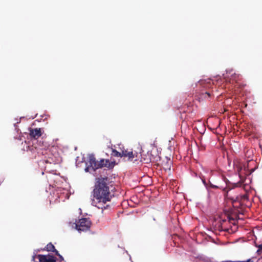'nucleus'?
Instances as JSON below:
<instances>
[{
	"label": "nucleus",
	"instance_id": "nucleus-1",
	"mask_svg": "<svg viewBox=\"0 0 262 262\" xmlns=\"http://www.w3.org/2000/svg\"><path fill=\"white\" fill-rule=\"evenodd\" d=\"M109 182L110 179L107 177L98 178L92 193L91 204L102 211L110 207L105 204L112 198L108 186Z\"/></svg>",
	"mask_w": 262,
	"mask_h": 262
},
{
	"label": "nucleus",
	"instance_id": "nucleus-2",
	"mask_svg": "<svg viewBox=\"0 0 262 262\" xmlns=\"http://www.w3.org/2000/svg\"><path fill=\"white\" fill-rule=\"evenodd\" d=\"M121 158L125 161L128 162H142L145 163H149L153 161L154 158L151 154L148 153L145 155L146 158L143 157L140 152L135 151H129L125 149L124 147L121 149Z\"/></svg>",
	"mask_w": 262,
	"mask_h": 262
},
{
	"label": "nucleus",
	"instance_id": "nucleus-3",
	"mask_svg": "<svg viewBox=\"0 0 262 262\" xmlns=\"http://www.w3.org/2000/svg\"><path fill=\"white\" fill-rule=\"evenodd\" d=\"M92 225L89 218H81L76 224V228L79 231H86L90 230Z\"/></svg>",
	"mask_w": 262,
	"mask_h": 262
},
{
	"label": "nucleus",
	"instance_id": "nucleus-4",
	"mask_svg": "<svg viewBox=\"0 0 262 262\" xmlns=\"http://www.w3.org/2000/svg\"><path fill=\"white\" fill-rule=\"evenodd\" d=\"M36 257L39 259V262H56L57 260L56 257L50 254L47 255L38 254Z\"/></svg>",
	"mask_w": 262,
	"mask_h": 262
},
{
	"label": "nucleus",
	"instance_id": "nucleus-5",
	"mask_svg": "<svg viewBox=\"0 0 262 262\" xmlns=\"http://www.w3.org/2000/svg\"><path fill=\"white\" fill-rule=\"evenodd\" d=\"M115 165V162H110L109 160L102 159L99 161V168L106 167L108 169H112Z\"/></svg>",
	"mask_w": 262,
	"mask_h": 262
},
{
	"label": "nucleus",
	"instance_id": "nucleus-6",
	"mask_svg": "<svg viewBox=\"0 0 262 262\" xmlns=\"http://www.w3.org/2000/svg\"><path fill=\"white\" fill-rule=\"evenodd\" d=\"M88 162L90 166L91 167L93 170L99 169V161H97L93 155H90L89 157Z\"/></svg>",
	"mask_w": 262,
	"mask_h": 262
},
{
	"label": "nucleus",
	"instance_id": "nucleus-7",
	"mask_svg": "<svg viewBox=\"0 0 262 262\" xmlns=\"http://www.w3.org/2000/svg\"><path fill=\"white\" fill-rule=\"evenodd\" d=\"M29 135L31 138L37 139L42 135L41 129L40 128H30L29 129Z\"/></svg>",
	"mask_w": 262,
	"mask_h": 262
},
{
	"label": "nucleus",
	"instance_id": "nucleus-8",
	"mask_svg": "<svg viewBox=\"0 0 262 262\" xmlns=\"http://www.w3.org/2000/svg\"><path fill=\"white\" fill-rule=\"evenodd\" d=\"M46 250L49 252H53L55 254L56 253V251H57L54 246L51 243H49L47 244V245L46 247Z\"/></svg>",
	"mask_w": 262,
	"mask_h": 262
},
{
	"label": "nucleus",
	"instance_id": "nucleus-9",
	"mask_svg": "<svg viewBox=\"0 0 262 262\" xmlns=\"http://www.w3.org/2000/svg\"><path fill=\"white\" fill-rule=\"evenodd\" d=\"M229 73V74L231 75V79L233 80H235V81H236L237 80L239 75L238 74H237L235 73H233V70H230L229 71H227V74Z\"/></svg>",
	"mask_w": 262,
	"mask_h": 262
},
{
	"label": "nucleus",
	"instance_id": "nucleus-10",
	"mask_svg": "<svg viewBox=\"0 0 262 262\" xmlns=\"http://www.w3.org/2000/svg\"><path fill=\"white\" fill-rule=\"evenodd\" d=\"M120 151H118L117 150L113 149L112 150V155L113 156L116 157H120V158H121L122 157V156H121V149H122V148L120 147Z\"/></svg>",
	"mask_w": 262,
	"mask_h": 262
},
{
	"label": "nucleus",
	"instance_id": "nucleus-11",
	"mask_svg": "<svg viewBox=\"0 0 262 262\" xmlns=\"http://www.w3.org/2000/svg\"><path fill=\"white\" fill-rule=\"evenodd\" d=\"M55 255H57V256L59 257V259H60V261H64V258L63 257V256H62V255H61L59 253V252H58V251H56V253H55Z\"/></svg>",
	"mask_w": 262,
	"mask_h": 262
},
{
	"label": "nucleus",
	"instance_id": "nucleus-12",
	"mask_svg": "<svg viewBox=\"0 0 262 262\" xmlns=\"http://www.w3.org/2000/svg\"><path fill=\"white\" fill-rule=\"evenodd\" d=\"M258 250L257 251V253L259 255L261 254V253L262 252V245H259L258 246Z\"/></svg>",
	"mask_w": 262,
	"mask_h": 262
},
{
	"label": "nucleus",
	"instance_id": "nucleus-13",
	"mask_svg": "<svg viewBox=\"0 0 262 262\" xmlns=\"http://www.w3.org/2000/svg\"><path fill=\"white\" fill-rule=\"evenodd\" d=\"M242 198L243 200H247L248 199V196L247 195H244L242 196Z\"/></svg>",
	"mask_w": 262,
	"mask_h": 262
},
{
	"label": "nucleus",
	"instance_id": "nucleus-14",
	"mask_svg": "<svg viewBox=\"0 0 262 262\" xmlns=\"http://www.w3.org/2000/svg\"><path fill=\"white\" fill-rule=\"evenodd\" d=\"M210 186H211V187H212V188H218V187H217V186L214 185H213V184H211V185H210Z\"/></svg>",
	"mask_w": 262,
	"mask_h": 262
},
{
	"label": "nucleus",
	"instance_id": "nucleus-15",
	"mask_svg": "<svg viewBox=\"0 0 262 262\" xmlns=\"http://www.w3.org/2000/svg\"><path fill=\"white\" fill-rule=\"evenodd\" d=\"M242 262H253V261L251 259H248L247 260L244 261H242Z\"/></svg>",
	"mask_w": 262,
	"mask_h": 262
},
{
	"label": "nucleus",
	"instance_id": "nucleus-16",
	"mask_svg": "<svg viewBox=\"0 0 262 262\" xmlns=\"http://www.w3.org/2000/svg\"><path fill=\"white\" fill-rule=\"evenodd\" d=\"M221 229L222 230H223V231H228V229H225V228H223L222 227V226H221Z\"/></svg>",
	"mask_w": 262,
	"mask_h": 262
},
{
	"label": "nucleus",
	"instance_id": "nucleus-17",
	"mask_svg": "<svg viewBox=\"0 0 262 262\" xmlns=\"http://www.w3.org/2000/svg\"><path fill=\"white\" fill-rule=\"evenodd\" d=\"M205 95H207L208 96V97H210V93H208V92H206V93H205Z\"/></svg>",
	"mask_w": 262,
	"mask_h": 262
},
{
	"label": "nucleus",
	"instance_id": "nucleus-18",
	"mask_svg": "<svg viewBox=\"0 0 262 262\" xmlns=\"http://www.w3.org/2000/svg\"><path fill=\"white\" fill-rule=\"evenodd\" d=\"M169 164H168L167 166L166 167H165V168L168 169L169 170H170V166H169Z\"/></svg>",
	"mask_w": 262,
	"mask_h": 262
},
{
	"label": "nucleus",
	"instance_id": "nucleus-19",
	"mask_svg": "<svg viewBox=\"0 0 262 262\" xmlns=\"http://www.w3.org/2000/svg\"><path fill=\"white\" fill-rule=\"evenodd\" d=\"M89 169V167H86V168H85V171H88Z\"/></svg>",
	"mask_w": 262,
	"mask_h": 262
},
{
	"label": "nucleus",
	"instance_id": "nucleus-20",
	"mask_svg": "<svg viewBox=\"0 0 262 262\" xmlns=\"http://www.w3.org/2000/svg\"><path fill=\"white\" fill-rule=\"evenodd\" d=\"M227 76H225V77H224V78H226V77H227Z\"/></svg>",
	"mask_w": 262,
	"mask_h": 262
},
{
	"label": "nucleus",
	"instance_id": "nucleus-21",
	"mask_svg": "<svg viewBox=\"0 0 262 262\" xmlns=\"http://www.w3.org/2000/svg\"><path fill=\"white\" fill-rule=\"evenodd\" d=\"M261 254H262V252L261 253Z\"/></svg>",
	"mask_w": 262,
	"mask_h": 262
}]
</instances>
